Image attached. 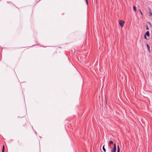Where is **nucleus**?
Instances as JSON below:
<instances>
[{"label": "nucleus", "instance_id": "obj_1", "mask_svg": "<svg viewBox=\"0 0 152 152\" xmlns=\"http://www.w3.org/2000/svg\"><path fill=\"white\" fill-rule=\"evenodd\" d=\"M124 23L125 21L124 20H120L119 21V24L121 27H123Z\"/></svg>", "mask_w": 152, "mask_h": 152}, {"label": "nucleus", "instance_id": "obj_2", "mask_svg": "<svg viewBox=\"0 0 152 152\" xmlns=\"http://www.w3.org/2000/svg\"><path fill=\"white\" fill-rule=\"evenodd\" d=\"M114 147L111 150V152H116V147L115 144L113 143Z\"/></svg>", "mask_w": 152, "mask_h": 152}, {"label": "nucleus", "instance_id": "obj_3", "mask_svg": "<svg viewBox=\"0 0 152 152\" xmlns=\"http://www.w3.org/2000/svg\"><path fill=\"white\" fill-rule=\"evenodd\" d=\"M112 144H113V141L112 140H111L109 142V145L110 146Z\"/></svg>", "mask_w": 152, "mask_h": 152}, {"label": "nucleus", "instance_id": "obj_4", "mask_svg": "<svg viewBox=\"0 0 152 152\" xmlns=\"http://www.w3.org/2000/svg\"><path fill=\"white\" fill-rule=\"evenodd\" d=\"M146 35H147L148 37H149L150 36V33L149 31H147L146 33L145 34Z\"/></svg>", "mask_w": 152, "mask_h": 152}, {"label": "nucleus", "instance_id": "obj_5", "mask_svg": "<svg viewBox=\"0 0 152 152\" xmlns=\"http://www.w3.org/2000/svg\"><path fill=\"white\" fill-rule=\"evenodd\" d=\"M117 152H120V148L119 145L117 146Z\"/></svg>", "mask_w": 152, "mask_h": 152}, {"label": "nucleus", "instance_id": "obj_6", "mask_svg": "<svg viewBox=\"0 0 152 152\" xmlns=\"http://www.w3.org/2000/svg\"><path fill=\"white\" fill-rule=\"evenodd\" d=\"M150 10V11L149 12V16H150V17H151V16H152V13H151V10L150 9H149Z\"/></svg>", "mask_w": 152, "mask_h": 152}, {"label": "nucleus", "instance_id": "obj_7", "mask_svg": "<svg viewBox=\"0 0 152 152\" xmlns=\"http://www.w3.org/2000/svg\"><path fill=\"white\" fill-rule=\"evenodd\" d=\"M133 10H134V12H136V7L135 6H133Z\"/></svg>", "mask_w": 152, "mask_h": 152}, {"label": "nucleus", "instance_id": "obj_8", "mask_svg": "<svg viewBox=\"0 0 152 152\" xmlns=\"http://www.w3.org/2000/svg\"><path fill=\"white\" fill-rule=\"evenodd\" d=\"M102 149H103V150L104 151V152H106V150L104 148V145L103 146V148H102Z\"/></svg>", "mask_w": 152, "mask_h": 152}, {"label": "nucleus", "instance_id": "obj_9", "mask_svg": "<svg viewBox=\"0 0 152 152\" xmlns=\"http://www.w3.org/2000/svg\"><path fill=\"white\" fill-rule=\"evenodd\" d=\"M146 29L147 30H149V28L148 26V25H146Z\"/></svg>", "mask_w": 152, "mask_h": 152}, {"label": "nucleus", "instance_id": "obj_10", "mask_svg": "<svg viewBox=\"0 0 152 152\" xmlns=\"http://www.w3.org/2000/svg\"><path fill=\"white\" fill-rule=\"evenodd\" d=\"M146 45L147 46V48H148V49H149V50H150V47H149V46L148 45V44H147Z\"/></svg>", "mask_w": 152, "mask_h": 152}, {"label": "nucleus", "instance_id": "obj_11", "mask_svg": "<svg viewBox=\"0 0 152 152\" xmlns=\"http://www.w3.org/2000/svg\"><path fill=\"white\" fill-rule=\"evenodd\" d=\"M4 145H3V149H2V152H4Z\"/></svg>", "mask_w": 152, "mask_h": 152}, {"label": "nucleus", "instance_id": "obj_12", "mask_svg": "<svg viewBox=\"0 0 152 152\" xmlns=\"http://www.w3.org/2000/svg\"><path fill=\"white\" fill-rule=\"evenodd\" d=\"M144 38L146 39H147V37H146V35H145V34L144 35Z\"/></svg>", "mask_w": 152, "mask_h": 152}, {"label": "nucleus", "instance_id": "obj_13", "mask_svg": "<svg viewBox=\"0 0 152 152\" xmlns=\"http://www.w3.org/2000/svg\"><path fill=\"white\" fill-rule=\"evenodd\" d=\"M140 14H141V15H142V12H141V10H140Z\"/></svg>", "mask_w": 152, "mask_h": 152}, {"label": "nucleus", "instance_id": "obj_14", "mask_svg": "<svg viewBox=\"0 0 152 152\" xmlns=\"http://www.w3.org/2000/svg\"><path fill=\"white\" fill-rule=\"evenodd\" d=\"M86 0V4L87 5H88V1H87V0Z\"/></svg>", "mask_w": 152, "mask_h": 152}, {"label": "nucleus", "instance_id": "obj_15", "mask_svg": "<svg viewBox=\"0 0 152 152\" xmlns=\"http://www.w3.org/2000/svg\"><path fill=\"white\" fill-rule=\"evenodd\" d=\"M148 23H149V24L151 26V23L150 22H148Z\"/></svg>", "mask_w": 152, "mask_h": 152}, {"label": "nucleus", "instance_id": "obj_16", "mask_svg": "<svg viewBox=\"0 0 152 152\" xmlns=\"http://www.w3.org/2000/svg\"><path fill=\"white\" fill-rule=\"evenodd\" d=\"M26 124H25L24 125H23V126H26Z\"/></svg>", "mask_w": 152, "mask_h": 152}]
</instances>
